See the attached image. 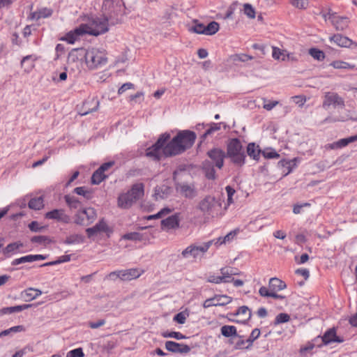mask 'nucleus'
Masks as SVG:
<instances>
[{"label": "nucleus", "instance_id": "10", "mask_svg": "<svg viewBox=\"0 0 357 357\" xmlns=\"http://www.w3.org/2000/svg\"><path fill=\"white\" fill-rule=\"evenodd\" d=\"M207 155L214 163L215 167L221 169L224 165V159L226 157L225 152L219 149L213 148L207 152Z\"/></svg>", "mask_w": 357, "mask_h": 357}, {"label": "nucleus", "instance_id": "48", "mask_svg": "<svg viewBox=\"0 0 357 357\" xmlns=\"http://www.w3.org/2000/svg\"><path fill=\"white\" fill-rule=\"evenodd\" d=\"M193 23H194V25H192L190 28V31H193L198 34H204V35L206 26L204 24L199 22L198 20H194Z\"/></svg>", "mask_w": 357, "mask_h": 357}, {"label": "nucleus", "instance_id": "45", "mask_svg": "<svg viewBox=\"0 0 357 357\" xmlns=\"http://www.w3.org/2000/svg\"><path fill=\"white\" fill-rule=\"evenodd\" d=\"M64 199L68 206L72 208H77L80 206L81 203L75 197L68 195L64 197Z\"/></svg>", "mask_w": 357, "mask_h": 357}, {"label": "nucleus", "instance_id": "31", "mask_svg": "<svg viewBox=\"0 0 357 357\" xmlns=\"http://www.w3.org/2000/svg\"><path fill=\"white\" fill-rule=\"evenodd\" d=\"M323 342L327 344L332 342H341L336 335L335 331L334 329H330L325 333L322 337Z\"/></svg>", "mask_w": 357, "mask_h": 357}, {"label": "nucleus", "instance_id": "16", "mask_svg": "<svg viewBox=\"0 0 357 357\" xmlns=\"http://www.w3.org/2000/svg\"><path fill=\"white\" fill-rule=\"evenodd\" d=\"M173 190L171 187L166 185L156 186L154 190V197L155 200L165 199L168 198L172 193Z\"/></svg>", "mask_w": 357, "mask_h": 357}, {"label": "nucleus", "instance_id": "49", "mask_svg": "<svg viewBox=\"0 0 357 357\" xmlns=\"http://www.w3.org/2000/svg\"><path fill=\"white\" fill-rule=\"evenodd\" d=\"M84 49H74L69 53L68 59L73 61H75V60L78 59L79 57H84Z\"/></svg>", "mask_w": 357, "mask_h": 357}, {"label": "nucleus", "instance_id": "57", "mask_svg": "<svg viewBox=\"0 0 357 357\" xmlns=\"http://www.w3.org/2000/svg\"><path fill=\"white\" fill-rule=\"evenodd\" d=\"M172 211V210L169 208H164L161 211H160L158 213L152 215H149L147 219L148 220H152V219H156V218H160L163 215H167L169 213Z\"/></svg>", "mask_w": 357, "mask_h": 357}, {"label": "nucleus", "instance_id": "37", "mask_svg": "<svg viewBox=\"0 0 357 357\" xmlns=\"http://www.w3.org/2000/svg\"><path fill=\"white\" fill-rule=\"evenodd\" d=\"M30 208L40 210L44 206L43 198L42 197L31 199L28 204Z\"/></svg>", "mask_w": 357, "mask_h": 357}, {"label": "nucleus", "instance_id": "40", "mask_svg": "<svg viewBox=\"0 0 357 357\" xmlns=\"http://www.w3.org/2000/svg\"><path fill=\"white\" fill-rule=\"evenodd\" d=\"M84 237L82 235L74 234L66 237L64 243L67 244H80Z\"/></svg>", "mask_w": 357, "mask_h": 357}, {"label": "nucleus", "instance_id": "17", "mask_svg": "<svg viewBox=\"0 0 357 357\" xmlns=\"http://www.w3.org/2000/svg\"><path fill=\"white\" fill-rule=\"evenodd\" d=\"M144 273L143 270L138 268H130L121 271L120 279L123 281H128L138 278Z\"/></svg>", "mask_w": 357, "mask_h": 357}, {"label": "nucleus", "instance_id": "15", "mask_svg": "<svg viewBox=\"0 0 357 357\" xmlns=\"http://www.w3.org/2000/svg\"><path fill=\"white\" fill-rule=\"evenodd\" d=\"M108 229L107 223L104 220H101L95 226L86 229V231L89 237H93L98 234L106 232Z\"/></svg>", "mask_w": 357, "mask_h": 357}, {"label": "nucleus", "instance_id": "29", "mask_svg": "<svg viewBox=\"0 0 357 357\" xmlns=\"http://www.w3.org/2000/svg\"><path fill=\"white\" fill-rule=\"evenodd\" d=\"M52 14V10L47 8H43L36 12L31 14V18L33 20H39L40 18H45L50 17Z\"/></svg>", "mask_w": 357, "mask_h": 357}, {"label": "nucleus", "instance_id": "26", "mask_svg": "<svg viewBox=\"0 0 357 357\" xmlns=\"http://www.w3.org/2000/svg\"><path fill=\"white\" fill-rule=\"evenodd\" d=\"M32 306L31 304H24L22 305H16L13 307H4L0 310V314H11L14 312H17L22 311L24 310L28 309Z\"/></svg>", "mask_w": 357, "mask_h": 357}, {"label": "nucleus", "instance_id": "47", "mask_svg": "<svg viewBox=\"0 0 357 357\" xmlns=\"http://www.w3.org/2000/svg\"><path fill=\"white\" fill-rule=\"evenodd\" d=\"M72 255H66L61 256L58 258V259L50 262H47L41 265V266H54L56 265L61 263L69 261L71 259Z\"/></svg>", "mask_w": 357, "mask_h": 357}, {"label": "nucleus", "instance_id": "24", "mask_svg": "<svg viewBox=\"0 0 357 357\" xmlns=\"http://www.w3.org/2000/svg\"><path fill=\"white\" fill-rule=\"evenodd\" d=\"M220 273L223 276L224 283L231 282L234 280L233 275H238L241 273L232 267H224L220 268Z\"/></svg>", "mask_w": 357, "mask_h": 357}, {"label": "nucleus", "instance_id": "41", "mask_svg": "<svg viewBox=\"0 0 357 357\" xmlns=\"http://www.w3.org/2000/svg\"><path fill=\"white\" fill-rule=\"evenodd\" d=\"M25 331V328L22 325L15 326L8 329L4 330L0 333V337L9 335L11 333H20Z\"/></svg>", "mask_w": 357, "mask_h": 357}, {"label": "nucleus", "instance_id": "44", "mask_svg": "<svg viewBox=\"0 0 357 357\" xmlns=\"http://www.w3.org/2000/svg\"><path fill=\"white\" fill-rule=\"evenodd\" d=\"M63 215V211L59 210V209H54L50 212H47L45 214V218L47 219H52V220H61L62 216Z\"/></svg>", "mask_w": 357, "mask_h": 357}, {"label": "nucleus", "instance_id": "34", "mask_svg": "<svg viewBox=\"0 0 357 357\" xmlns=\"http://www.w3.org/2000/svg\"><path fill=\"white\" fill-rule=\"evenodd\" d=\"M203 170L205 173V176L207 178L214 180L215 178V171L209 162H204L203 163Z\"/></svg>", "mask_w": 357, "mask_h": 357}, {"label": "nucleus", "instance_id": "2", "mask_svg": "<svg viewBox=\"0 0 357 357\" xmlns=\"http://www.w3.org/2000/svg\"><path fill=\"white\" fill-rule=\"evenodd\" d=\"M84 59L90 70L100 68L107 63V52L102 48L91 47L85 50Z\"/></svg>", "mask_w": 357, "mask_h": 357}, {"label": "nucleus", "instance_id": "52", "mask_svg": "<svg viewBox=\"0 0 357 357\" xmlns=\"http://www.w3.org/2000/svg\"><path fill=\"white\" fill-rule=\"evenodd\" d=\"M260 335V330L259 328H255L249 338L246 340V342L248 343V345L246 346V348H250L252 345V343L253 342L257 339Z\"/></svg>", "mask_w": 357, "mask_h": 357}, {"label": "nucleus", "instance_id": "32", "mask_svg": "<svg viewBox=\"0 0 357 357\" xmlns=\"http://www.w3.org/2000/svg\"><path fill=\"white\" fill-rule=\"evenodd\" d=\"M227 156L231 159V162L237 166L241 167L245 164V155L244 151Z\"/></svg>", "mask_w": 357, "mask_h": 357}, {"label": "nucleus", "instance_id": "39", "mask_svg": "<svg viewBox=\"0 0 357 357\" xmlns=\"http://www.w3.org/2000/svg\"><path fill=\"white\" fill-rule=\"evenodd\" d=\"M204 35L211 36L217 33L219 30V24L215 21L211 22L205 27Z\"/></svg>", "mask_w": 357, "mask_h": 357}, {"label": "nucleus", "instance_id": "62", "mask_svg": "<svg viewBox=\"0 0 357 357\" xmlns=\"http://www.w3.org/2000/svg\"><path fill=\"white\" fill-rule=\"evenodd\" d=\"M225 190L227 193V204L229 205L234 202L232 197L235 194L236 190L230 185H227Z\"/></svg>", "mask_w": 357, "mask_h": 357}, {"label": "nucleus", "instance_id": "54", "mask_svg": "<svg viewBox=\"0 0 357 357\" xmlns=\"http://www.w3.org/2000/svg\"><path fill=\"white\" fill-rule=\"evenodd\" d=\"M243 6L244 14L249 18L254 19L255 17V10L253 7L249 3H245Z\"/></svg>", "mask_w": 357, "mask_h": 357}, {"label": "nucleus", "instance_id": "33", "mask_svg": "<svg viewBox=\"0 0 357 357\" xmlns=\"http://www.w3.org/2000/svg\"><path fill=\"white\" fill-rule=\"evenodd\" d=\"M261 150L259 149V146H256L255 143H250L247 146V153L248 155L252 158L254 160H259Z\"/></svg>", "mask_w": 357, "mask_h": 357}, {"label": "nucleus", "instance_id": "63", "mask_svg": "<svg viewBox=\"0 0 357 357\" xmlns=\"http://www.w3.org/2000/svg\"><path fill=\"white\" fill-rule=\"evenodd\" d=\"M262 155L265 158H278L280 157V155L273 149L264 151Z\"/></svg>", "mask_w": 357, "mask_h": 357}, {"label": "nucleus", "instance_id": "23", "mask_svg": "<svg viewBox=\"0 0 357 357\" xmlns=\"http://www.w3.org/2000/svg\"><path fill=\"white\" fill-rule=\"evenodd\" d=\"M162 227L166 229H174L178 227L179 220L178 215L175 214L161 221Z\"/></svg>", "mask_w": 357, "mask_h": 357}, {"label": "nucleus", "instance_id": "53", "mask_svg": "<svg viewBox=\"0 0 357 357\" xmlns=\"http://www.w3.org/2000/svg\"><path fill=\"white\" fill-rule=\"evenodd\" d=\"M162 337H166V338L167 337H172V338H175L176 340H182V339L186 338V337L185 335H183V334H181V333L175 332V331L163 332L162 333Z\"/></svg>", "mask_w": 357, "mask_h": 357}, {"label": "nucleus", "instance_id": "51", "mask_svg": "<svg viewBox=\"0 0 357 357\" xmlns=\"http://www.w3.org/2000/svg\"><path fill=\"white\" fill-rule=\"evenodd\" d=\"M357 141V135L347 138H343L337 141L339 149L347 146L349 144Z\"/></svg>", "mask_w": 357, "mask_h": 357}, {"label": "nucleus", "instance_id": "4", "mask_svg": "<svg viewBox=\"0 0 357 357\" xmlns=\"http://www.w3.org/2000/svg\"><path fill=\"white\" fill-rule=\"evenodd\" d=\"M80 25L84 26V34L97 36L108 31V19L106 17H95L91 19L88 23Z\"/></svg>", "mask_w": 357, "mask_h": 357}, {"label": "nucleus", "instance_id": "19", "mask_svg": "<svg viewBox=\"0 0 357 357\" xmlns=\"http://www.w3.org/2000/svg\"><path fill=\"white\" fill-rule=\"evenodd\" d=\"M244 151L241 141L237 138L231 139L228 144L227 149V155H230L234 153H238Z\"/></svg>", "mask_w": 357, "mask_h": 357}, {"label": "nucleus", "instance_id": "35", "mask_svg": "<svg viewBox=\"0 0 357 357\" xmlns=\"http://www.w3.org/2000/svg\"><path fill=\"white\" fill-rule=\"evenodd\" d=\"M42 294L41 291L37 289L29 288L23 292V296L26 301H32Z\"/></svg>", "mask_w": 357, "mask_h": 357}, {"label": "nucleus", "instance_id": "46", "mask_svg": "<svg viewBox=\"0 0 357 357\" xmlns=\"http://www.w3.org/2000/svg\"><path fill=\"white\" fill-rule=\"evenodd\" d=\"M31 241L33 243H39V244H43L44 245H47L48 244L54 243L50 238H49L45 236H33L31 239Z\"/></svg>", "mask_w": 357, "mask_h": 357}, {"label": "nucleus", "instance_id": "58", "mask_svg": "<svg viewBox=\"0 0 357 357\" xmlns=\"http://www.w3.org/2000/svg\"><path fill=\"white\" fill-rule=\"evenodd\" d=\"M291 4L297 8L305 9L308 5L307 0H291Z\"/></svg>", "mask_w": 357, "mask_h": 357}, {"label": "nucleus", "instance_id": "43", "mask_svg": "<svg viewBox=\"0 0 357 357\" xmlns=\"http://www.w3.org/2000/svg\"><path fill=\"white\" fill-rule=\"evenodd\" d=\"M235 315H242L243 321H248L251 317V311L247 306H241L240 307L237 312L235 313Z\"/></svg>", "mask_w": 357, "mask_h": 357}, {"label": "nucleus", "instance_id": "20", "mask_svg": "<svg viewBox=\"0 0 357 357\" xmlns=\"http://www.w3.org/2000/svg\"><path fill=\"white\" fill-rule=\"evenodd\" d=\"M83 27L79 25L78 27L75 29L73 31L68 32L62 40L67 41L70 44H73L79 36L84 35V31Z\"/></svg>", "mask_w": 357, "mask_h": 357}, {"label": "nucleus", "instance_id": "28", "mask_svg": "<svg viewBox=\"0 0 357 357\" xmlns=\"http://www.w3.org/2000/svg\"><path fill=\"white\" fill-rule=\"evenodd\" d=\"M220 331L222 335L226 337H229L232 336L241 337V335H238L237 334V330L234 326L225 325L221 327Z\"/></svg>", "mask_w": 357, "mask_h": 357}, {"label": "nucleus", "instance_id": "11", "mask_svg": "<svg viewBox=\"0 0 357 357\" xmlns=\"http://www.w3.org/2000/svg\"><path fill=\"white\" fill-rule=\"evenodd\" d=\"M231 301L232 298L226 295H215L213 298L206 299L203 303V307L208 308L213 306H223L229 304Z\"/></svg>", "mask_w": 357, "mask_h": 357}, {"label": "nucleus", "instance_id": "22", "mask_svg": "<svg viewBox=\"0 0 357 357\" xmlns=\"http://www.w3.org/2000/svg\"><path fill=\"white\" fill-rule=\"evenodd\" d=\"M99 107V100L96 98H92L86 100L84 102L83 107L85 109L84 112L81 115H86L89 113L96 112Z\"/></svg>", "mask_w": 357, "mask_h": 357}, {"label": "nucleus", "instance_id": "64", "mask_svg": "<svg viewBox=\"0 0 357 357\" xmlns=\"http://www.w3.org/2000/svg\"><path fill=\"white\" fill-rule=\"evenodd\" d=\"M208 282L215 284L224 283L223 276L222 275L220 276L211 275L208 278Z\"/></svg>", "mask_w": 357, "mask_h": 357}, {"label": "nucleus", "instance_id": "5", "mask_svg": "<svg viewBox=\"0 0 357 357\" xmlns=\"http://www.w3.org/2000/svg\"><path fill=\"white\" fill-rule=\"evenodd\" d=\"M222 204L214 197L208 195L205 197L199 203L198 208L204 213L210 215L218 214Z\"/></svg>", "mask_w": 357, "mask_h": 357}, {"label": "nucleus", "instance_id": "1", "mask_svg": "<svg viewBox=\"0 0 357 357\" xmlns=\"http://www.w3.org/2000/svg\"><path fill=\"white\" fill-rule=\"evenodd\" d=\"M196 137L194 132L185 130L179 131L169 141L170 135L164 133L152 146L146 149V155L153 160H160L163 155L171 157L181 154L192 146Z\"/></svg>", "mask_w": 357, "mask_h": 357}, {"label": "nucleus", "instance_id": "9", "mask_svg": "<svg viewBox=\"0 0 357 357\" xmlns=\"http://www.w3.org/2000/svg\"><path fill=\"white\" fill-rule=\"evenodd\" d=\"M331 105L335 107H344V101L337 93L327 92L325 93L323 107H327Z\"/></svg>", "mask_w": 357, "mask_h": 357}, {"label": "nucleus", "instance_id": "8", "mask_svg": "<svg viewBox=\"0 0 357 357\" xmlns=\"http://www.w3.org/2000/svg\"><path fill=\"white\" fill-rule=\"evenodd\" d=\"M326 20H329L337 31H343L348 27L349 19L340 17L335 13H327L324 15Z\"/></svg>", "mask_w": 357, "mask_h": 357}, {"label": "nucleus", "instance_id": "50", "mask_svg": "<svg viewBox=\"0 0 357 357\" xmlns=\"http://www.w3.org/2000/svg\"><path fill=\"white\" fill-rule=\"evenodd\" d=\"M309 54L314 59L318 61H323L325 59V54L323 51L317 48H311L309 50Z\"/></svg>", "mask_w": 357, "mask_h": 357}, {"label": "nucleus", "instance_id": "56", "mask_svg": "<svg viewBox=\"0 0 357 357\" xmlns=\"http://www.w3.org/2000/svg\"><path fill=\"white\" fill-rule=\"evenodd\" d=\"M220 129V123H212L210 124V128L206 130L202 135V138H206L208 135H211L213 132L218 131Z\"/></svg>", "mask_w": 357, "mask_h": 357}, {"label": "nucleus", "instance_id": "14", "mask_svg": "<svg viewBox=\"0 0 357 357\" xmlns=\"http://www.w3.org/2000/svg\"><path fill=\"white\" fill-rule=\"evenodd\" d=\"M208 247H187L181 253L183 257L186 259H195L200 253L204 254Z\"/></svg>", "mask_w": 357, "mask_h": 357}, {"label": "nucleus", "instance_id": "59", "mask_svg": "<svg viewBox=\"0 0 357 357\" xmlns=\"http://www.w3.org/2000/svg\"><path fill=\"white\" fill-rule=\"evenodd\" d=\"M262 100L264 102L263 108L267 111L271 110L273 107L279 104V102L277 100L268 101L266 98H263Z\"/></svg>", "mask_w": 357, "mask_h": 357}, {"label": "nucleus", "instance_id": "12", "mask_svg": "<svg viewBox=\"0 0 357 357\" xmlns=\"http://www.w3.org/2000/svg\"><path fill=\"white\" fill-rule=\"evenodd\" d=\"M239 232V229H234L228 233L225 237H218L213 240L208 241L204 245H222L225 243H231V241L236 237Z\"/></svg>", "mask_w": 357, "mask_h": 357}, {"label": "nucleus", "instance_id": "60", "mask_svg": "<svg viewBox=\"0 0 357 357\" xmlns=\"http://www.w3.org/2000/svg\"><path fill=\"white\" fill-rule=\"evenodd\" d=\"M84 354L82 348L75 349L68 351L66 357H84Z\"/></svg>", "mask_w": 357, "mask_h": 357}, {"label": "nucleus", "instance_id": "55", "mask_svg": "<svg viewBox=\"0 0 357 357\" xmlns=\"http://www.w3.org/2000/svg\"><path fill=\"white\" fill-rule=\"evenodd\" d=\"M289 319H290V317L288 314L280 313L275 317L274 324L275 325H277V324H280L282 323H286V322L289 321Z\"/></svg>", "mask_w": 357, "mask_h": 357}, {"label": "nucleus", "instance_id": "27", "mask_svg": "<svg viewBox=\"0 0 357 357\" xmlns=\"http://www.w3.org/2000/svg\"><path fill=\"white\" fill-rule=\"evenodd\" d=\"M73 192L78 195L82 196L86 200L91 199L93 197V191L85 186L75 188Z\"/></svg>", "mask_w": 357, "mask_h": 357}, {"label": "nucleus", "instance_id": "36", "mask_svg": "<svg viewBox=\"0 0 357 357\" xmlns=\"http://www.w3.org/2000/svg\"><path fill=\"white\" fill-rule=\"evenodd\" d=\"M107 178V175L104 174L99 169L96 170L91 176V183L94 185L100 184L103 180Z\"/></svg>", "mask_w": 357, "mask_h": 357}, {"label": "nucleus", "instance_id": "25", "mask_svg": "<svg viewBox=\"0 0 357 357\" xmlns=\"http://www.w3.org/2000/svg\"><path fill=\"white\" fill-rule=\"evenodd\" d=\"M284 282L278 278H272L268 282V287L271 291H279L286 288Z\"/></svg>", "mask_w": 357, "mask_h": 357}, {"label": "nucleus", "instance_id": "30", "mask_svg": "<svg viewBox=\"0 0 357 357\" xmlns=\"http://www.w3.org/2000/svg\"><path fill=\"white\" fill-rule=\"evenodd\" d=\"M253 59V56L246 54H235L229 56V61L234 64H238L239 62H246Z\"/></svg>", "mask_w": 357, "mask_h": 357}, {"label": "nucleus", "instance_id": "21", "mask_svg": "<svg viewBox=\"0 0 357 357\" xmlns=\"http://www.w3.org/2000/svg\"><path fill=\"white\" fill-rule=\"evenodd\" d=\"M47 255H29L13 260L12 262V265L16 266L22 263L32 262L36 260L45 259L47 258Z\"/></svg>", "mask_w": 357, "mask_h": 357}, {"label": "nucleus", "instance_id": "13", "mask_svg": "<svg viewBox=\"0 0 357 357\" xmlns=\"http://www.w3.org/2000/svg\"><path fill=\"white\" fill-rule=\"evenodd\" d=\"M165 348L172 353L188 354L190 351V347L184 344L177 343L174 341H167Z\"/></svg>", "mask_w": 357, "mask_h": 357}, {"label": "nucleus", "instance_id": "6", "mask_svg": "<svg viewBox=\"0 0 357 357\" xmlns=\"http://www.w3.org/2000/svg\"><path fill=\"white\" fill-rule=\"evenodd\" d=\"M182 172V169H177L173 173V179L175 181L176 190L178 193H180V195L185 198L192 199L197 196V191L195 185L193 184L179 183L176 181L178 174Z\"/></svg>", "mask_w": 357, "mask_h": 357}, {"label": "nucleus", "instance_id": "61", "mask_svg": "<svg viewBox=\"0 0 357 357\" xmlns=\"http://www.w3.org/2000/svg\"><path fill=\"white\" fill-rule=\"evenodd\" d=\"M188 315V314L185 312H181L174 316V320L178 324H183L185 322Z\"/></svg>", "mask_w": 357, "mask_h": 357}, {"label": "nucleus", "instance_id": "3", "mask_svg": "<svg viewBox=\"0 0 357 357\" xmlns=\"http://www.w3.org/2000/svg\"><path fill=\"white\" fill-rule=\"evenodd\" d=\"M143 195L144 185L142 183H136L127 192L122 193L119 196L118 206L122 208H128L137 200L142 198Z\"/></svg>", "mask_w": 357, "mask_h": 357}, {"label": "nucleus", "instance_id": "42", "mask_svg": "<svg viewBox=\"0 0 357 357\" xmlns=\"http://www.w3.org/2000/svg\"><path fill=\"white\" fill-rule=\"evenodd\" d=\"M331 66L336 69H354L355 66L342 61H334Z\"/></svg>", "mask_w": 357, "mask_h": 357}, {"label": "nucleus", "instance_id": "38", "mask_svg": "<svg viewBox=\"0 0 357 357\" xmlns=\"http://www.w3.org/2000/svg\"><path fill=\"white\" fill-rule=\"evenodd\" d=\"M287 50L273 47L272 56L275 60L286 61Z\"/></svg>", "mask_w": 357, "mask_h": 357}, {"label": "nucleus", "instance_id": "7", "mask_svg": "<svg viewBox=\"0 0 357 357\" xmlns=\"http://www.w3.org/2000/svg\"><path fill=\"white\" fill-rule=\"evenodd\" d=\"M97 218V213L93 208H87L79 211L76 215L75 222L77 225L87 226Z\"/></svg>", "mask_w": 357, "mask_h": 357}, {"label": "nucleus", "instance_id": "18", "mask_svg": "<svg viewBox=\"0 0 357 357\" xmlns=\"http://www.w3.org/2000/svg\"><path fill=\"white\" fill-rule=\"evenodd\" d=\"M329 40L341 47H349L353 43L351 39L340 34H334L330 36Z\"/></svg>", "mask_w": 357, "mask_h": 357}]
</instances>
